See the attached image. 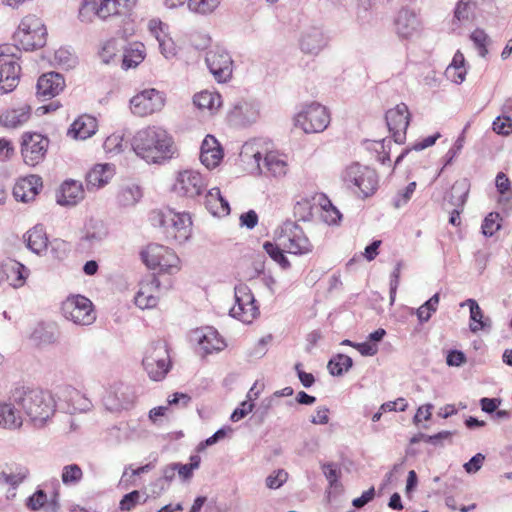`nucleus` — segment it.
<instances>
[{"label": "nucleus", "instance_id": "864d4df0", "mask_svg": "<svg viewBox=\"0 0 512 512\" xmlns=\"http://www.w3.org/2000/svg\"><path fill=\"white\" fill-rule=\"evenodd\" d=\"M470 39L472 40L478 54L485 58L486 54L488 53L487 46L490 42V38L482 29H476L474 30L471 35Z\"/></svg>", "mask_w": 512, "mask_h": 512}, {"label": "nucleus", "instance_id": "a878e982", "mask_svg": "<svg viewBox=\"0 0 512 512\" xmlns=\"http://www.w3.org/2000/svg\"><path fill=\"white\" fill-rule=\"evenodd\" d=\"M83 198L82 184L75 180H67L61 185L57 203L61 206H74Z\"/></svg>", "mask_w": 512, "mask_h": 512}, {"label": "nucleus", "instance_id": "7c9ffc66", "mask_svg": "<svg viewBox=\"0 0 512 512\" xmlns=\"http://www.w3.org/2000/svg\"><path fill=\"white\" fill-rule=\"evenodd\" d=\"M124 56V45L116 39L108 40L100 52L104 64H122L124 63Z\"/></svg>", "mask_w": 512, "mask_h": 512}, {"label": "nucleus", "instance_id": "423d86ee", "mask_svg": "<svg viewBox=\"0 0 512 512\" xmlns=\"http://www.w3.org/2000/svg\"><path fill=\"white\" fill-rule=\"evenodd\" d=\"M142 365L152 380H162L169 372L171 365L166 343L163 341L152 343L145 352Z\"/></svg>", "mask_w": 512, "mask_h": 512}, {"label": "nucleus", "instance_id": "aec40b11", "mask_svg": "<svg viewBox=\"0 0 512 512\" xmlns=\"http://www.w3.org/2000/svg\"><path fill=\"white\" fill-rule=\"evenodd\" d=\"M22 410L17 403L11 399V391L7 400L0 401V426L15 430L22 426Z\"/></svg>", "mask_w": 512, "mask_h": 512}, {"label": "nucleus", "instance_id": "e2e57ef3", "mask_svg": "<svg viewBox=\"0 0 512 512\" xmlns=\"http://www.w3.org/2000/svg\"><path fill=\"white\" fill-rule=\"evenodd\" d=\"M288 479V473L279 469L266 478V486L270 489L280 488Z\"/></svg>", "mask_w": 512, "mask_h": 512}, {"label": "nucleus", "instance_id": "20e7f679", "mask_svg": "<svg viewBox=\"0 0 512 512\" xmlns=\"http://www.w3.org/2000/svg\"><path fill=\"white\" fill-rule=\"evenodd\" d=\"M137 0H83L79 8V19L91 23L94 19L106 20L118 15L121 8L131 9Z\"/></svg>", "mask_w": 512, "mask_h": 512}, {"label": "nucleus", "instance_id": "de8ad7c7", "mask_svg": "<svg viewBox=\"0 0 512 512\" xmlns=\"http://www.w3.org/2000/svg\"><path fill=\"white\" fill-rule=\"evenodd\" d=\"M32 338L40 344H52L57 341L58 335L53 325H40L34 330Z\"/></svg>", "mask_w": 512, "mask_h": 512}, {"label": "nucleus", "instance_id": "6e6d98bb", "mask_svg": "<svg viewBox=\"0 0 512 512\" xmlns=\"http://www.w3.org/2000/svg\"><path fill=\"white\" fill-rule=\"evenodd\" d=\"M179 261V257L170 248L166 247V252L163 254L158 268L162 271L173 273L174 270H178Z\"/></svg>", "mask_w": 512, "mask_h": 512}, {"label": "nucleus", "instance_id": "8fccbe9b", "mask_svg": "<svg viewBox=\"0 0 512 512\" xmlns=\"http://www.w3.org/2000/svg\"><path fill=\"white\" fill-rule=\"evenodd\" d=\"M222 0H188V8L190 11L208 15L216 10Z\"/></svg>", "mask_w": 512, "mask_h": 512}, {"label": "nucleus", "instance_id": "4c0bfd02", "mask_svg": "<svg viewBox=\"0 0 512 512\" xmlns=\"http://www.w3.org/2000/svg\"><path fill=\"white\" fill-rule=\"evenodd\" d=\"M65 397L69 403L68 411L70 413L86 411L90 407V402L78 390L67 387L64 390Z\"/></svg>", "mask_w": 512, "mask_h": 512}, {"label": "nucleus", "instance_id": "ea45409f", "mask_svg": "<svg viewBox=\"0 0 512 512\" xmlns=\"http://www.w3.org/2000/svg\"><path fill=\"white\" fill-rule=\"evenodd\" d=\"M241 160L245 163L250 164L251 161L255 166L262 172L260 165L262 154L259 150V142L254 140L243 144L240 152Z\"/></svg>", "mask_w": 512, "mask_h": 512}, {"label": "nucleus", "instance_id": "a19ab883", "mask_svg": "<svg viewBox=\"0 0 512 512\" xmlns=\"http://www.w3.org/2000/svg\"><path fill=\"white\" fill-rule=\"evenodd\" d=\"M353 365L351 357L345 354H337L331 358L327 364V369L332 376H341L347 372Z\"/></svg>", "mask_w": 512, "mask_h": 512}, {"label": "nucleus", "instance_id": "603ef678", "mask_svg": "<svg viewBox=\"0 0 512 512\" xmlns=\"http://www.w3.org/2000/svg\"><path fill=\"white\" fill-rule=\"evenodd\" d=\"M83 477L82 469L77 464H69L63 467L61 479L64 485H76Z\"/></svg>", "mask_w": 512, "mask_h": 512}, {"label": "nucleus", "instance_id": "e433bc0d", "mask_svg": "<svg viewBox=\"0 0 512 512\" xmlns=\"http://www.w3.org/2000/svg\"><path fill=\"white\" fill-rule=\"evenodd\" d=\"M264 166L275 177L286 175L287 162L275 152H268L264 157Z\"/></svg>", "mask_w": 512, "mask_h": 512}, {"label": "nucleus", "instance_id": "7ed1b4c3", "mask_svg": "<svg viewBox=\"0 0 512 512\" xmlns=\"http://www.w3.org/2000/svg\"><path fill=\"white\" fill-rule=\"evenodd\" d=\"M151 221L153 225L164 229L168 239H173L178 243L185 242L191 235L192 221L188 213H179L173 209L166 208L154 211Z\"/></svg>", "mask_w": 512, "mask_h": 512}, {"label": "nucleus", "instance_id": "4d7b16f0", "mask_svg": "<svg viewBox=\"0 0 512 512\" xmlns=\"http://www.w3.org/2000/svg\"><path fill=\"white\" fill-rule=\"evenodd\" d=\"M103 403L107 410L109 411H118L121 409H128L132 405L131 400L118 399L116 400L113 391L107 392V394L103 398Z\"/></svg>", "mask_w": 512, "mask_h": 512}, {"label": "nucleus", "instance_id": "bb28decb", "mask_svg": "<svg viewBox=\"0 0 512 512\" xmlns=\"http://www.w3.org/2000/svg\"><path fill=\"white\" fill-rule=\"evenodd\" d=\"M97 130V121L90 115L78 117L68 130V135L74 139L85 140L95 134Z\"/></svg>", "mask_w": 512, "mask_h": 512}, {"label": "nucleus", "instance_id": "a211bd4d", "mask_svg": "<svg viewBox=\"0 0 512 512\" xmlns=\"http://www.w3.org/2000/svg\"><path fill=\"white\" fill-rule=\"evenodd\" d=\"M36 88L40 97H55L65 88L64 76L58 72L44 73L39 77Z\"/></svg>", "mask_w": 512, "mask_h": 512}, {"label": "nucleus", "instance_id": "cd10ccee", "mask_svg": "<svg viewBox=\"0 0 512 512\" xmlns=\"http://www.w3.org/2000/svg\"><path fill=\"white\" fill-rule=\"evenodd\" d=\"M197 341L201 349L206 353L219 351L224 347V341L219 333L212 327H206L195 332Z\"/></svg>", "mask_w": 512, "mask_h": 512}, {"label": "nucleus", "instance_id": "bf43d9fd", "mask_svg": "<svg viewBox=\"0 0 512 512\" xmlns=\"http://www.w3.org/2000/svg\"><path fill=\"white\" fill-rule=\"evenodd\" d=\"M323 214L322 219L329 225H336L342 219V214L340 211L333 206V204L328 200L327 204L323 205Z\"/></svg>", "mask_w": 512, "mask_h": 512}, {"label": "nucleus", "instance_id": "1a4fd4ad", "mask_svg": "<svg viewBox=\"0 0 512 512\" xmlns=\"http://www.w3.org/2000/svg\"><path fill=\"white\" fill-rule=\"evenodd\" d=\"M62 314L77 325H91L96 320V314L90 299L82 295L68 297L62 303Z\"/></svg>", "mask_w": 512, "mask_h": 512}, {"label": "nucleus", "instance_id": "4be33fe9", "mask_svg": "<svg viewBox=\"0 0 512 512\" xmlns=\"http://www.w3.org/2000/svg\"><path fill=\"white\" fill-rule=\"evenodd\" d=\"M3 269L7 274L4 283L8 282L9 286L15 289L23 287L30 274V270L25 265L12 259L3 262Z\"/></svg>", "mask_w": 512, "mask_h": 512}, {"label": "nucleus", "instance_id": "a18cd8bd", "mask_svg": "<svg viewBox=\"0 0 512 512\" xmlns=\"http://www.w3.org/2000/svg\"><path fill=\"white\" fill-rule=\"evenodd\" d=\"M24 61L21 49L15 44L0 45V64H17Z\"/></svg>", "mask_w": 512, "mask_h": 512}, {"label": "nucleus", "instance_id": "58836bf2", "mask_svg": "<svg viewBox=\"0 0 512 512\" xmlns=\"http://www.w3.org/2000/svg\"><path fill=\"white\" fill-rule=\"evenodd\" d=\"M123 64H141L146 58V48L141 42H131L124 45Z\"/></svg>", "mask_w": 512, "mask_h": 512}, {"label": "nucleus", "instance_id": "72a5a7b5", "mask_svg": "<svg viewBox=\"0 0 512 512\" xmlns=\"http://www.w3.org/2000/svg\"><path fill=\"white\" fill-rule=\"evenodd\" d=\"M21 66H1L0 69V95L13 91L18 83Z\"/></svg>", "mask_w": 512, "mask_h": 512}, {"label": "nucleus", "instance_id": "c756f323", "mask_svg": "<svg viewBox=\"0 0 512 512\" xmlns=\"http://www.w3.org/2000/svg\"><path fill=\"white\" fill-rule=\"evenodd\" d=\"M160 285L159 280L152 276L146 284H142L140 290L135 296V304L141 309L153 308L158 303V297L153 295L152 289H158Z\"/></svg>", "mask_w": 512, "mask_h": 512}, {"label": "nucleus", "instance_id": "79ce46f5", "mask_svg": "<svg viewBox=\"0 0 512 512\" xmlns=\"http://www.w3.org/2000/svg\"><path fill=\"white\" fill-rule=\"evenodd\" d=\"M110 168L107 164L105 165H96L88 174H87V185L92 187H102L108 182Z\"/></svg>", "mask_w": 512, "mask_h": 512}, {"label": "nucleus", "instance_id": "3c124183", "mask_svg": "<svg viewBox=\"0 0 512 512\" xmlns=\"http://www.w3.org/2000/svg\"><path fill=\"white\" fill-rule=\"evenodd\" d=\"M107 235V230L102 221L90 220L86 226L85 239L91 243L98 242L104 239Z\"/></svg>", "mask_w": 512, "mask_h": 512}, {"label": "nucleus", "instance_id": "052dcab7", "mask_svg": "<svg viewBox=\"0 0 512 512\" xmlns=\"http://www.w3.org/2000/svg\"><path fill=\"white\" fill-rule=\"evenodd\" d=\"M492 129L495 133L507 136L512 133V119L509 116L496 117L492 123Z\"/></svg>", "mask_w": 512, "mask_h": 512}, {"label": "nucleus", "instance_id": "49530a36", "mask_svg": "<svg viewBox=\"0 0 512 512\" xmlns=\"http://www.w3.org/2000/svg\"><path fill=\"white\" fill-rule=\"evenodd\" d=\"M263 248L269 257L274 260L282 269L287 270L291 267L288 258L284 255V250H282L277 244L266 241L263 244Z\"/></svg>", "mask_w": 512, "mask_h": 512}, {"label": "nucleus", "instance_id": "f3484780", "mask_svg": "<svg viewBox=\"0 0 512 512\" xmlns=\"http://www.w3.org/2000/svg\"><path fill=\"white\" fill-rule=\"evenodd\" d=\"M328 43V37L320 27L312 26L305 29L300 36L299 46L306 54H318Z\"/></svg>", "mask_w": 512, "mask_h": 512}, {"label": "nucleus", "instance_id": "9b49d317", "mask_svg": "<svg viewBox=\"0 0 512 512\" xmlns=\"http://www.w3.org/2000/svg\"><path fill=\"white\" fill-rule=\"evenodd\" d=\"M49 139L36 132H25L22 136L21 154L24 163L36 166L41 163L47 153Z\"/></svg>", "mask_w": 512, "mask_h": 512}, {"label": "nucleus", "instance_id": "f03ea898", "mask_svg": "<svg viewBox=\"0 0 512 512\" xmlns=\"http://www.w3.org/2000/svg\"><path fill=\"white\" fill-rule=\"evenodd\" d=\"M11 399L35 427H42L56 411L53 395L39 388L16 385L11 389Z\"/></svg>", "mask_w": 512, "mask_h": 512}, {"label": "nucleus", "instance_id": "ddd939ff", "mask_svg": "<svg viewBox=\"0 0 512 512\" xmlns=\"http://www.w3.org/2000/svg\"><path fill=\"white\" fill-rule=\"evenodd\" d=\"M202 175L194 170H184L177 174L172 191L180 197L195 198L206 189Z\"/></svg>", "mask_w": 512, "mask_h": 512}, {"label": "nucleus", "instance_id": "37998d69", "mask_svg": "<svg viewBox=\"0 0 512 512\" xmlns=\"http://www.w3.org/2000/svg\"><path fill=\"white\" fill-rule=\"evenodd\" d=\"M468 196V187L465 181H457L452 186V194L449 198V203L453 205L454 209H463Z\"/></svg>", "mask_w": 512, "mask_h": 512}, {"label": "nucleus", "instance_id": "6ab92c4d", "mask_svg": "<svg viewBox=\"0 0 512 512\" xmlns=\"http://www.w3.org/2000/svg\"><path fill=\"white\" fill-rule=\"evenodd\" d=\"M42 188V179L37 175L20 178L13 187V196L17 201L27 203L35 198Z\"/></svg>", "mask_w": 512, "mask_h": 512}, {"label": "nucleus", "instance_id": "393cba45", "mask_svg": "<svg viewBox=\"0 0 512 512\" xmlns=\"http://www.w3.org/2000/svg\"><path fill=\"white\" fill-rule=\"evenodd\" d=\"M467 306L470 310V324L471 332L477 333L480 330H490L492 321L489 317H485L482 309L475 299L469 298L460 303V307Z\"/></svg>", "mask_w": 512, "mask_h": 512}, {"label": "nucleus", "instance_id": "2f4dec72", "mask_svg": "<svg viewBox=\"0 0 512 512\" xmlns=\"http://www.w3.org/2000/svg\"><path fill=\"white\" fill-rule=\"evenodd\" d=\"M24 240L27 248L36 254H41L47 249L48 237L46 232L41 225H36L30 229L25 235Z\"/></svg>", "mask_w": 512, "mask_h": 512}, {"label": "nucleus", "instance_id": "13d9d810", "mask_svg": "<svg viewBox=\"0 0 512 512\" xmlns=\"http://www.w3.org/2000/svg\"><path fill=\"white\" fill-rule=\"evenodd\" d=\"M467 74L466 66H446L444 76L447 80L460 84L465 80Z\"/></svg>", "mask_w": 512, "mask_h": 512}, {"label": "nucleus", "instance_id": "0eeeda50", "mask_svg": "<svg viewBox=\"0 0 512 512\" xmlns=\"http://www.w3.org/2000/svg\"><path fill=\"white\" fill-rule=\"evenodd\" d=\"M46 28L40 18L35 15L25 16L15 32V40L25 51L42 47L46 41Z\"/></svg>", "mask_w": 512, "mask_h": 512}, {"label": "nucleus", "instance_id": "5701e85b", "mask_svg": "<svg viewBox=\"0 0 512 512\" xmlns=\"http://www.w3.org/2000/svg\"><path fill=\"white\" fill-rule=\"evenodd\" d=\"M32 107L23 104L18 108L7 109L0 114V125L5 128H18L31 117Z\"/></svg>", "mask_w": 512, "mask_h": 512}, {"label": "nucleus", "instance_id": "473e14b6", "mask_svg": "<svg viewBox=\"0 0 512 512\" xmlns=\"http://www.w3.org/2000/svg\"><path fill=\"white\" fill-rule=\"evenodd\" d=\"M205 206L213 215H228L230 206L218 187L211 188L205 196Z\"/></svg>", "mask_w": 512, "mask_h": 512}, {"label": "nucleus", "instance_id": "39448f33", "mask_svg": "<svg viewBox=\"0 0 512 512\" xmlns=\"http://www.w3.org/2000/svg\"><path fill=\"white\" fill-rule=\"evenodd\" d=\"M342 180L349 188L358 189L363 198L373 195L378 185L375 170L359 163L347 166L342 172Z\"/></svg>", "mask_w": 512, "mask_h": 512}, {"label": "nucleus", "instance_id": "b1692460", "mask_svg": "<svg viewBox=\"0 0 512 512\" xmlns=\"http://www.w3.org/2000/svg\"><path fill=\"white\" fill-rule=\"evenodd\" d=\"M26 506L32 511L44 509L45 512H58L60 509L59 495L55 492L50 500L44 490L38 489L36 492L27 498Z\"/></svg>", "mask_w": 512, "mask_h": 512}, {"label": "nucleus", "instance_id": "f8f14e48", "mask_svg": "<svg viewBox=\"0 0 512 512\" xmlns=\"http://www.w3.org/2000/svg\"><path fill=\"white\" fill-rule=\"evenodd\" d=\"M282 232L284 240L281 245L288 253L304 255L312 252L313 245L299 225L294 222H286L282 226Z\"/></svg>", "mask_w": 512, "mask_h": 512}, {"label": "nucleus", "instance_id": "9d476101", "mask_svg": "<svg viewBox=\"0 0 512 512\" xmlns=\"http://www.w3.org/2000/svg\"><path fill=\"white\" fill-rule=\"evenodd\" d=\"M235 304L230 309V316L249 324L259 315L254 295L245 284H239L234 288Z\"/></svg>", "mask_w": 512, "mask_h": 512}, {"label": "nucleus", "instance_id": "4468645a", "mask_svg": "<svg viewBox=\"0 0 512 512\" xmlns=\"http://www.w3.org/2000/svg\"><path fill=\"white\" fill-rule=\"evenodd\" d=\"M164 106V97L156 89H147L135 95L130 100V108L134 115L144 117Z\"/></svg>", "mask_w": 512, "mask_h": 512}, {"label": "nucleus", "instance_id": "f704fd0d", "mask_svg": "<svg viewBox=\"0 0 512 512\" xmlns=\"http://www.w3.org/2000/svg\"><path fill=\"white\" fill-rule=\"evenodd\" d=\"M193 102L199 109H207L211 113L216 112L222 105L221 95L210 91L195 94Z\"/></svg>", "mask_w": 512, "mask_h": 512}, {"label": "nucleus", "instance_id": "c03bdc74", "mask_svg": "<svg viewBox=\"0 0 512 512\" xmlns=\"http://www.w3.org/2000/svg\"><path fill=\"white\" fill-rule=\"evenodd\" d=\"M142 197L141 190L138 186L131 185L120 190L117 201L121 206L127 207L135 205Z\"/></svg>", "mask_w": 512, "mask_h": 512}, {"label": "nucleus", "instance_id": "2eb2a0df", "mask_svg": "<svg viewBox=\"0 0 512 512\" xmlns=\"http://www.w3.org/2000/svg\"><path fill=\"white\" fill-rule=\"evenodd\" d=\"M386 123L392 133L395 143L402 144L406 139V130L409 125L410 113L404 103L396 105L386 112Z\"/></svg>", "mask_w": 512, "mask_h": 512}, {"label": "nucleus", "instance_id": "dca6fc26", "mask_svg": "<svg viewBox=\"0 0 512 512\" xmlns=\"http://www.w3.org/2000/svg\"><path fill=\"white\" fill-rule=\"evenodd\" d=\"M396 33L402 38H410L417 35L422 28L416 12L407 7L401 8L394 21Z\"/></svg>", "mask_w": 512, "mask_h": 512}, {"label": "nucleus", "instance_id": "f257e3e1", "mask_svg": "<svg viewBox=\"0 0 512 512\" xmlns=\"http://www.w3.org/2000/svg\"><path fill=\"white\" fill-rule=\"evenodd\" d=\"M131 145L136 155L147 163L160 164L171 159L176 152L173 138L159 126H148L137 131Z\"/></svg>", "mask_w": 512, "mask_h": 512}, {"label": "nucleus", "instance_id": "09e8293b", "mask_svg": "<svg viewBox=\"0 0 512 512\" xmlns=\"http://www.w3.org/2000/svg\"><path fill=\"white\" fill-rule=\"evenodd\" d=\"M206 64H233V60L227 50L220 46L210 48L205 56Z\"/></svg>", "mask_w": 512, "mask_h": 512}, {"label": "nucleus", "instance_id": "6e6552de", "mask_svg": "<svg viewBox=\"0 0 512 512\" xmlns=\"http://www.w3.org/2000/svg\"><path fill=\"white\" fill-rule=\"evenodd\" d=\"M330 123V115L325 106L312 102L303 106L295 116V126L305 133L324 131Z\"/></svg>", "mask_w": 512, "mask_h": 512}, {"label": "nucleus", "instance_id": "0e129e2a", "mask_svg": "<svg viewBox=\"0 0 512 512\" xmlns=\"http://www.w3.org/2000/svg\"><path fill=\"white\" fill-rule=\"evenodd\" d=\"M416 189V182H410L403 192H400L397 194V196L394 198V207L395 208H401L405 204L408 203V201L411 199L414 191Z\"/></svg>", "mask_w": 512, "mask_h": 512}, {"label": "nucleus", "instance_id": "c9c22d12", "mask_svg": "<svg viewBox=\"0 0 512 512\" xmlns=\"http://www.w3.org/2000/svg\"><path fill=\"white\" fill-rule=\"evenodd\" d=\"M166 252V246L152 243L141 252L143 262L150 268L156 269L161 264V258Z\"/></svg>", "mask_w": 512, "mask_h": 512}, {"label": "nucleus", "instance_id": "680f3d73", "mask_svg": "<svg viewBox=\"0 0 512 512\" xmlns=\"http://www.w3.org/2000/svg\"><path fill=\"white\" fill-rule=\"evenodd\" d=\"M218 83H226L232 77V66H207Z\"/></svg>", "mask_w": 512, "mask_h": 512}, {"label": "nucleus", "instance_id": "412c9836", "mask_svg": "<svg viewBox=\"0 0 512 512\" xmlns=\"http://www.w3.org/2000/svg\"><path fill=\"white\" fill-rule=\"evenodd\" d=\"M223 158V150L213 135H207L200 148V161L208 169L219 165Z\"/></svg>", "mask_w": 512, "mask_h": 512}, {"label": "nucleus", "instance_id": "69168bd1", "mask_svg": "<svg viewBox=\"0 0 512 512\" xmlns=\"http://www.w3.org/2000/svg\"><path fill=\"white\" fill-rule=\"evenodd\" d=\"M139 497L140 493L137 490L124 495L119 503L120 510L131 511L137 505Z\"/></svg>", "mask_w": 512, "mask_h": 512}, {"label": "nucleus", "instance_id": "c85d7f7f", "mask_svg": "<svg viewBox=\"0 0 512 512\" xmlns=\"http://www.w3.org/2000/svg\"><path fill=\"white\" fill-rule=\"evenodd\" d=\"M27 475V468L17 464H5L0 466V485H9L16 488Z\"/></svg>", "mask_w": 512, "mask_h": 512}, {"label": "nucleus", "instance_id": "5fc2aeb1", "mask_svg": "<svg viewBox=\"0 0 512 512\" xmlns=\"http://www.w3.org/2000/svg\"><path fill=\"white\" fill-rule=\"evenodd\" d=\"M501 217L497 212L489 213L482 223V233L487 237H491L501 228Z\"/></svg>", "mask_w": 512, "mask_h": 512}, {"label": "nucleus", "instance_id": "774afa93", "mask_svg": "<svg viewBox=\"0 0 512 512\" xmlns=\"http://www.w3.org/2000/svg\"><path fill=\"white\" fill-rule=\"evenodd\" d=\"M322 470L330 486L336 485L340 476V470L337 465L334 463H325L322 465Z\"/></svg>", "mask_w": 512, "mask_h": 512}, {"label": "nucleus", "instance_id": "338daca9", "mask_svg": "<svg viewBox=\"0 0 512 512\" xmlns=\"http://www.w3.org/2000/svg\"><path fill=\"white\" fill-rule=\"evenodd\" d=\"M159 48L165 59L169 60L176 55V47L173 40L168 35H163V39L158 42Z\"/></svg>", "mask_w": 512, "mask_h": 512}]
</instances>
